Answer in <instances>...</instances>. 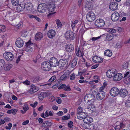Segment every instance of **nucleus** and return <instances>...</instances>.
<instances>
[{
    "mask_svg": "<svg viewBox=\"0 0 130 130\" xmlns=\"http://www.w3.org/2000/svg\"><path fill=\"white\" fill-rule=\"evenodd\" d=\"M47 6L45 3H41L39 4L37 8L38 11L40 13L44 12L47 9Z\"/></svg>",
    "mask_w": 130,
    "mask_h": 130,
    "instance_id": "f257e3e1",
    "label": "nucleus"
},
{
    "mask_svg": "<svg viewBox=\"0 0 130 130\" xmlns=\"http://www.w3.org/2000/svg\"><path fill=\"white\" fill-rule=\"evenodd\" d=\"M51 67L50 62L47 61L44 62L41 64V68L44 71H49L51 69Z\"/></svg>",
    "mask_w": 130,
    "mask_h": 130,
    "instance_id": "f03ea898",
    "label": "nucleus"
},
{
    "mask_svg": "<svg viewBox=\"0 0 130 130\" xmlns=\"http://www.w3.org/2000/svg\"><path fill=\"white\" fill-rule=\"evenodd\" d=\"M47 6L48 10L50 12H52L55 9L56 5L54 2L50 0Z\"/></svg>",
    "mask_w": 130,
    "mask_h": 130,
    "instance_id": "7ed1b4c3",
    "label": "nucleus"
},
{
    "mask_svg": "<svg viewBox=\"0 0 130 130\" xmlns=\"http://www.w3.org/2000/svg\"><path fill=\"white\" fill-rule=\"evenodd\" d=\"M3 56L5 59L7 61H10L14 58V55L11 52H5L3 54Z\"/></svg>",
    "mask_w": 130,
    "mask_h": 130,
    "instance_id": "20e7f679",
    "label": "nucleus"
},
{
    "mask_svg": "<svg viewBox=\"0 0 130 130\" xmlns=\"http://www.w3.org/2000/svg\"><path fill=\"white\" fill-rule=\"evenodd\" d=\"M86 19L89 22H92L94 20L96 17L95 14L92 12H88L86 15Z\"/></svg>",
    "mask_w": 130,
    "mask_h": 130,
    "instance_id": "39448f33",
    "label": "nucleus"
},
{
    "mask_svg": "<svg viewBox=\"0 0 130 130\" xmlns=\"http://www.w3.org/2000/svg\"><path fill=\"white\" fill-rule=\"evenodd\" d=\"M50 63L51 66L55 67L59 65V61L56 58L52 57L50 59Z\"/></svg>",
    "mask_w": 130,
    "mask_h": 130,
    "instance_id": "423d86ee",
    "label": "nucleus"
},
{
    "mask_svg": "<svg viewBox=\"0 0 130 130\" xmlns=\"http://www.w3.org/2000/svg\"><path fill=\"white\" fill-rule=\"evenodd\" d=\"M124 76L123 77V81L126 85L130 84V73L129 72H127L124 74Z\"/></svg>",
    "mask_w": 130,
    "mask_h": 130,
    "instance_id": "0eeeda50",
    "label": "nucleus"
},
{
    "mask_svg": "<svg viewBox=\"0 0 130 130\" xmlns=\"http://www.w3.org/2000/svg\"><path fill=\"white\" fill-rule=\"evenodd\" d=\"M94 98L93 95L91 94H86L84 98V101L86 103H88L92 101Z\"/></svg>",
    "mask_w": 130,
    "mask_h": 130,
    "instance_id": "6e6552de",
    "label": "nucleus"
},
{
    "mask_svg": "<svg viewBox=\"0 0 130 130\" xmlns=\"http://www.w3.org/2000/svg\"><path fill=\"white\" fill-rule=\"evenodd\" d=\"M105 24L104 21L102 19H97L95 22V25L99 27H103Z\"/></svg>",
    "mask_w": 130,
    "mask_h": 130,
    "instance_id": "1a4fd4ad",
    "label": "nucleus"
},
{
    "mask_svg": "<svg viewBox=\"0 0 130 130\" xmlns=\"http://www.w3.org/2000/svg\"><path fill=\"white\" fill-rule=\"evenodd\" d=\"M34 45L33 43L31 42L30 41H29L28 42L26 43V46L27 48L28 52H31L33 50L32 48Z\"/></svg>",
    "mask_w": 130,
    "mask_h": 130,
    "instance_id": "9d476101",
    "label": "nucleus"
},
{
    "mask_svg": "<svg viewBox=\"0 0 130 130\" xmlns=\"http://www.w3.org/2000/svg\"><path fill=\"white\" fill-rule=\"evenodd\" d=\"M105 96L104 92L100 91L96 95V98L98 100H100L103 99Z\"/></svg>",
    "mask_w": 130,
    "mask_h": 130,
    "instance_id": "9b49d317",
    "label": "nucleus"
},
{
    "mask_svg": "<svg viewBox=\"0 0 130 130\" xmlns=\"http://www.w3.org/2000/svg\"><path fill=\"white\" fill-rule=\"evenodd\" d=\"M65 37L67 39H69L70 40H73L74 38L73 33L70 31H67L65 35Z\"/></svg>",
    "mask_w": 130,
    "mask_h": 130,
    "instance_id": "f8f14e48",
    "label": "nucleus"
},
{
    "mask_svg": "<svg viewBox=\"0 0 130 130\" xmlns=\"http://www.w3.org/2000/svg\"><path fill=\"white\" fill-rule=\"evenodd\" d=\"M15 43L17 47H21L23 46L24 43L22 39L18 38L17 39Z\"/></svg>",
    "mask_w": 130,
    "mask_h": 130,
    "instance_id": "ddd939ff",
    "label": "nucleus"
},
{
    "mask_svg": "<svg viewBox=\"0 0 130 130\" xmlns=\"http://www.w3.org/2000/svg\"><path fill=\"white\" fill-rule=\"evenodd\" d=\"M56 35L55 31L52 29L49 30L47 33V35L48 37L50 38H53Z\"/></svg>",
    "mask_w": 130,
    "mask_h": 130,
    "instance_id": "4468645a",
    "label": "nucleus"
},
{
    "mask_svg": "<svg viewBox=\"0 0 130 130\" xmlns=\"http://www.w3.org/2000/svg\"><path fill=\"white\" fill-rule=\"evenodd\" d=\"M68 64V62L67 60L66 59H62L61 60L59 61V66L60 67H66Z\"/></svg>",
    "mask_w": 130,
    "mask_h": 130,
    "instance_id": "2eb2a0df",
    "label": "nucleus"
},
{
    "mask_svg": "<svg viewBox=\"0 0 130 130\" xmlns=\"http://www.w3.org/2000/svg\"><path fill=\"white\" fill-rule=\"evenodd\" d=\"M92 60L95 63H100L103 62V59L96 56H95L93 57Z\"/></svg>",
    "mask_w": 130,
    "mask_h": 130,
    "instance_id": "dca6fc26",
    "label": "nucleus"
},
{
    "mask_svg": "<svg viewBox=\"0 0 130 130\" xmlns=\"http://www.w3.org/2000/svg\"><path fill=\"white\" fill-rule=\"evenodd\" d=\"M38 90V88L36 87L33 84L31 85L30 89L29 91V93L32 94L35 93Z\"/></svg>",
    "mask_w": 130,
    "mask_h": 130,
    "instance_id": "f3484780",
    "label": "nucleus"
},
{
    "mask_svg": "<svg viewBox=\"0 0 130 130\" xmlns=\"http://www.w3.org/2000/svg\"><path fill=\"white\" fill-rule=\"evenodd\" d=\"M128 94V91L126 89H122L120 90V95L122 97H125Z\"/></svg>",
    "mask_w": 130,
    "mask_h": 130,
    "instance_id": "a211bd4d",
    "label": "nucleus"
},
{
    "mask_svg": "<svg viewBox=\"0 0 130 130\" xmlns=\"http://www.w3.org/2000/svg\"><path fill=\"white\" fill-rule=\"evenodd\" d=\"M66 51L69 52H71L74 49L73 46L71 44H68L66 45Z\"/></svg>",
    "mask_w": 130,
    "mask_h": 130,
    "instance_id": "6ab92c4d",
    "label": "nucleus"
},
{
    "mask_svg": "<svg viewBox=\"0 0 130 130\" xmlns=\"http://www.w3.org/2000/svg\"><path fill=\"white\" fill-rule=\"evenodd\" d=\"M76 55L79 57L83 56L84 53L82 51H81L79 47L77 48L75 51Z\"/></svg>",
    "mask_w": 130,
    "mask_h": 130,
    "instance_id": "aec40b11",
    "label": "nucleus"
},
{
    "mask_svg": "<svg viewBox=\"0 0 130 130\" xmlns=\"http://www.w3.org/2000/svg\"><path fill=\"white\" fill-rule=\"evenodd\" d=\"M107 76L109 78L113 77L114 76V72L113 69L108 70L106 72Z\"/></svg>",
    "mask_w": 130,
    "mask_h": 130,
    "instance_id": "412c9836",
    "label": "nucleus"
},
{
    "mask_svg": "<svg viewBox=\"0 0 130 130\" xmlns=\"http://www.w3.org/2000/svg\"><path fill=\"white\" fill-rule=\"evenodd\" d=\"M122 75L121 73H119L114 74V81L120 80L122 79Z\"/></svg>",
    "mask_w": 130,
    "mask_h": 130,
    "instance_id": "4be33fe9",
    "label": "nucleus"
},
{
    "mask_svg": "<svg viewBox=\"0 0 130 130\" xmlns=\"http://www.w3.org/2000/svg\"><path fill=\"white\" fill-rule=\"evenodd\" d=\"M48 95V92H41L39 96V99L40 100H42L44 98H45Z\"/></svg>",
    "mask_w": 130,
    "mask_h": 130,
    "instance_id": "5701e85b",
    "label": "nucleus"
},
{
    "mask_svg": "<svg viewBox=\"0 0 130 130\" xmlns=\"http://www.w3.org/2000/svg\"><path fill=\"white\" fill-rule=\"evenodd\" d=\"M43 35L40 32L37 33L35 35V38L37 41L40 40L43 38Z\"/></svg>",
    "mask_w": 130,
    "mask_h": 130,
    "instance_id": "b1692460",
    "label": "nucleus"
},
{
    "mask_svg": "<svg viewBox=\"0 0 130 130\" xmlns=\"http://www.w3.org/2000/svg\"><path fill=\"white\" fill-rule=\"evenodd\" d=\"M84 122L86 123H91L93 121V119L89 117H87L84 119Z\"/></svg>",
    "mask_w": 130,
    "mask_h": 130,
    "instance_id": "393cba45",
    "label": "nucleus"
},
{
    "mask_svg": "<svg viewBox=\"0 0 130 130\" xmlns=\"http://www.w3.org/2000/svg\"><path fill=\"white\" fill-rule=\"evenodd\" d=\"M17 10L19 11H23L25 9L24 4H20L18 5L16 7Z\"/></svg>",
    "mask_w": 130,
    "mask_h": 130,
    "instance_id": "a878e982",
    "label": "nucleus"
},
{
    "mask_svg": "<svg viewBox=\"0 0 130 130\" xmlns=\"http://www.w3.org/2000/svg\"><path fill=\"white\" fill-rule=\"evenodd\" d=\"M87 113L85 112H82L79 114V115L77 116V117L79 119L82 120L86 118V116H87Z\"/></svg>",
    "mask_w": 130,
    "mask_h": 130,
    "instance_id": "bb28decb",
    "label": "nucleus"
},
{
    "mask_svg": "<svg viewBox=\"0 0 130 130\" xmlns=\"http://www.w3.org/2000/svg\"><path fill=\"white\" fill-rule=\"evenodd\" d=\"M78 58H74L71 63V67L72 68L74 67L76 65Z\"/></svg>",
    "mask_w": 130,
    "mask_h": 130,
    "instance_id": "cd10ccee",
    "label": "nucleus"
},
{
    "mask_svg": "<svg viewBox=\"0 0 130 130\" xmlns=\"http://www.w3.org/2000/svg\"><path fill=\"white\" fill-rule=\"evenodd\" d=\"M56 76L55 75H54L52 76L51 78L49 79L48 81L50 83L46 84L44 85H48L50 86L51 85V83L53 82H54V80L56 79Z\"/></svg>",
    "mask_w": 130,
    "mask_h": 130,
    "instance_id": "c85d7f7f",
    "label": "nucleus"
},
{
    "mask_svg": "<svg viewBox=\"0 0 130 130\" xmlns=\"http://www.w3.org/2000/svg\"><path fill=\"white\" fill-rule=\"evenodd\" d=\"M12 66V64H10L5 65L3 67L4 69L5 70H9Z\"/></svg>",
    "mask_w": 130,
    "mask_h": 130,
    "instance_id": "c756f323",
    "label": "nucleus"
},
{
    "mask_svg": "<svg viewBox=\"0 0 130 130\" xmlns=\"http://www.w3.org/2000/svg\"><path fill=\"white\" fill-rule=\"evenodd\" d=\"M104 35L106 36V40H111L113 38V35H111L108 34H107L106 35L104 34Z\"/></svg>",
    "mask_w": 130,
    "mask_h": 130,
    "instance_id": "7c9ffc66",
    "label": "nucleus"
},
{
    "mask_svg": "<svg viewBox=\"0 0 130 130\" xmlns=\"http://www.w3.org/2000/svg\"><path fill=\"white\" fill-rule=\"evenodd\" d=\"M104 54L105 55L108 57L111 56L112 55V52L108 50L105 51L104 52Z\"/></svg>",
    "mask_w": 130,
    "mask_h": 130,
    "instance_id": "2f4dec72",
    "label": "nucleus"
},
{
    "mask_svg": "<svg viewBox=\"0 0 130 130\" xmlns=\"http://www.w3.org/2000/svg\"><path fill=\"white\" fill-rule=\"evenodd\" d=\"M120 17L119 13L116 11H114V21H117Z\"/></svg>",
    "mask_w": 130,
    "mask_h": 130,
    "instance_id": "473e14b6",
    "label": "nucleus"
},
{
    "mask_svg": "<svg viewBox=\"0 0 130 130\" xmlns=\"http://www.w3.org/2000/svg\"><path fill=\"white\" fill-rule=\"evenodd\" d=\"M68 77V74H66L62 75L60 77V79L62 80H66Z\"/></svg>",
    "mask_w": 130,
    "mask_h": 130,
    "instance_id": "72a5a7b5",
    "label": "nucleus"
},
{
    "mask_svg": "<svg viewBox=\"0 0 130 130\" xmlns=\"http://www.w3.org/2000/svg\"><path fill=\"white\" fill-rule=\"evenodd\" d=\"M93 101H92L89 105L87 107V108L89 110H91L92 109H93V108L94 107V106L93 105Z\"/></svg>",
    "mask_w": 130,
    "mask_h": 130,
    "instance_id": "f704fd0d",
    "label": "nucleus"
},
{
    "mask_svg": "<svg viewBox=\"0 0 130 130\" xmlns=\"http://www.w3.org/2000/svg\"><path fill=\"white\" fill-rule=\"evenodd\" d=\"M51 125V123L49 122H44L42 126L43 127H46L50 126Z\"/></svg>",
    "mask_w": 130,
    "mask_h": 130,
    "instance_id": "c9c22d12",
    "label": "nucleus"
},
{
    "mask_svg": "<svg viewBox=\"0 0 130 130\" xmlns=\"http://www.w3.org/2000/svg\"><path fill=\"white\" fill-rule=\"evenodd\" d=\"M106 31L112 35H113L114 28H108L106 29Z\"/></svg>",
    "mask_w": 130,
    "mask_h": 130,
    "instance_id": "e433bc0d",
    "label": "nucleus"
},
{
    "mask_svg": "<svg viewBox=\"0 0 130 130\" xmlns=\"http://www.w3.org/2000/svg\"><path fill=\"white\" fill-rule=\"evenodd\" d=\"M120 91L117 88L114 87V96L118 95V94L120 95Z\"/></svg>",
    "mask_w": 130,
    "mask_h": 130,
    "instance_id": "4c0bfd02",
    "label": "nucleus"
},
{
    "mask_svg": "<svg viewBox=\"0 0 130 130\" xmlns=\"http://www.w3.org/2000/svg\"><path fill=\"white\" fill-rule=\"evenodd\" d=\"M30 4L27 3L26 4H24L25 9L27 10H29L30 8Z\"/></svg>",
    "mask_w": 130,
    "mask_h": 130,
    "instance_id": "58836bf2",
    "label": "nucleus"
},
{
    "mask_svg": "<svg viewBox=\"0 0 130 130\" xmlns=\"http://www.w3.org/2000/svg\"><path fill=\"white\" fill-rule=\"evenodd\" d=\"M6 30V27L3 25H0V32H4Z\"/></svg>",
    "mask_w": 130,
    "mask_h": 130,
    "instance_id": "ea45409f",
    "label": "nucleus"
},
{
    "mask_svg": "<svg viewBox=\"0 0 130 130\" xmlns=\"http://www.w3.org/2000/svg\"><path fill=\"white\" fill-rule=\"evenodd\" d=\"M0 65H1V67L0 68L3 69V67L5 65V62L3 59H1L0 60Z\"/></svg>",
    "mask_w": 130,
    "mask_h": 130,
    "instance_id": "a19ab883",
    "label": "nucleus"
},
{
    "mask_svg": "<svg viewBox=\"0 0 130 130\" xmlns=\"http://www.w3.org/2000/svg\"><path fill=\"white\" fill-rule=\"evenodd\" d=\"M56 23L57 25V27L58 28L61 27L62 26V24L60 20L59 19H57L56 20Z\"/></svg>",
    "mask_w": 130,
    "mask_h": 130,
    "instance_id": "79ce46f5",
    "label": "nucleus"
},
{
    "mask_svg": "<svg viewBox=\"0 0 130 130\" xmlns=\"http://www.w3.org/2000/svg\"><path fill=\"white\" fill-rule=\"evenodd\" d=\"M78 22V21L77 20L74 21V22H71V24L72 27L73 28L75 27V25L77 24Z\"/></svg>",
    "mask_w": 130,
    "mask_h": 130,
    "instance_id": "37998d69",
    "label": "nucleus"
},
{
    "mask_svg": "<svg viewBox=\"0 0 130 130\" xmlns=\"http://www.w3.org/2000/svg\"><path fill=\"white\" fill-rule=\"evenodd\" d=\"M70 118V115H68L67 116H63L62 117V119L63 120H67Z\"/></svg>",
    "mask_w": 130,
    "mask_h": 130,
    "instance_id": "c03bdc74",
    "label": "nucleus"
},
{
    "mask_svg": "<svg viewBox=\"0 0 130 130\" xmlns=\"http://www.w3.org/2000/svg\"><path fill=\"white\" fill-rule=\"evenodd\" d=\"M18 0H12V4L14 6H16L19 3Z\"/></svg>",
    "mask_w": 130,
    "mask_h": 130,
    "instance_id": "a18cd8bd",
    "label": "nucleus"
},
{
    "mask_svg": "<svg viewBox=\"0 0 130 130\" xmlns=\"http://www.w3.org/2000/svg\"><path fill=\"white\" fill-rule=\"evenodd\" d=\"M125 106L127 108L130 107V100H127L125 102Z\"/></svg>",
    "mask_w": 130,
    "mask_h": 130,
    "instance_id": "49530a36",
    "label": "nucleus"
},
{
    "mask_svg": "<svg viewBox=\"0 0 130 130\" xmlns=\"http://www.w3.org/2000/svg\"><path fill=\"white\" fill-rule=\"evenodd\" d=\"M118 123H120V125H119L120 129L123 128L125 127V125L123 123H120L119 122H117L116 123V124L117 125Z\"/></svg>",
    "mask_w": 130,
    "mask_h": 130,
    "instance_id": "de8ad7c7",
    "label": "nucleus"
},
{
    "mask_svg": "<svg viewBox=\"0 0 130 130\" xmlns=\"http://www.w3.org/2000/svg\"><path fill=\"white\" fill-rule=\"evenodd\" d=\"M76 78V75L74 73L71 74L70 76V79L72 80H75Z\"/></svg>",
    "mask_w": 130,
    "mask_h": 130,
    "instance_id": "09e8293b",
    "label": "nucleus"
},
{
    "mask_svg": "<svg viewBox=\"0 0 130 130\" xmlns=\"http://www.w3.org/2000/svg\"><path fill=\"white\" fill-rule=\"evenodd\" d=\"M23 26V23L22 22H20L19 24H17L16 26V28L17 29L21 28Z\"/></svg>",
    "mask_w": 130,
    "mask_h": 130,
    "instance_id": "8fccbe9b",
    "label": "nucleus"
},
{
    "mask_svg": "<svg viewBox=\"0 0 130 130\" xmlns=\"http://www.w3.org/2000/svg\"><path fill=\"white\" fill-rule=\"evenodd\" d=\"M83 111V109L82 108L80 107H78L77 111V113L78 114H79L82 113V112Z\"/></svg>",
    "mask_w": 130,
    "mask_h": 130,
    "instance_id": "3c124183",
    "label": "nucleus"
},
{
    "mask_svg": "<svg viewBox=\"0 0 130 130\" xmlns=\"http://www.w3.org/2000/svg\"><path fill=\"white\" fill-rule=\"evenodd\" d=\"M112 0L111 1V3L110 4L109 6V8L110 9L112 10H114V2H112Z\"/></svg>",
    "mask_w": 130,
    "mask_h": 130,
    "instance_id": "603ef678",
    "label": "nucleus"
},
{
    "mask_svg": "<svg viewBox=\"0 0 130 130\" xmlns=\"http://www.w3.org/2000/svg\"><path fill=\"white\" fill-rule=\"evenodd\" d=\"M122 45L121 42H119L117 43L116 46V47L117 48H119L121 47H122Z\"/></svg>",
    "mask_w": 130,
    "mask_h": 130,
    "instance_id": "864d4df0",
    "label": "nucleus"
},
{
    "mask_svg": "<svg viewBox=\"0 0 130 130\" xmlns=\"http://www.w3.org/2000/svg\"><path fill=\"white\" fill-rule=\"evenodd\" d=\"M128 63L127 62H124L123 64V67L125 69L128 68Z\"/></svg>",
    "mask_w": 130,
    "mask_h": 130,
    "instance_id": "5fc2aeb1",
    "label": "nucleus"
},
{
    "mask_svg": "<svg viewBox=\"0 0 130 130\" xmlns=\"http://www.w3.org/2000/svg\"><path fill=\"white\" fill-rule=\"evenodd\" d=\"M73 125V123L72 121H70L68 123V126L70 128H72Z\"/></svg>",
    "mask_w": 130,
    "mask_h": 130,
    "instance_id": "6e6d98bb",
    "label": "nucleus"
},
{
    "mask_svg": "<svg viewBox=\"0 0 130 130\" xmlns=\"http://www.w3.org/2000/svg\"><path fill=\"white\" fill-rule=\"evenodd\" d=\"M90 128L91 129H95V126L93 124H90L89 125Z\"/></svg>",
    "mask_w": 130,
    "mask_h": 130,
    "instance_id": "4d7b16f0",
    "label": "nucleus"
},
{
    "mask_svg": "<svg viewBox=\"0 0 130 130\" xmlns=\"http://www.w3.org/2000/svg\"><path fill=\"white\" fill-rule=\"evenodd\" d=\"M110 93L111 96H114V87L111 88L110 91Z\"/></svg>",
    "mask_w": 130,
    "mask_h": 130,
    "instance_id": "13d9d810",
    "label": "nucleus"
},
{
    "mask_svg": "<svg viewBox=\"0 0 130 130\" xmlns=\"http://www.w3.org/2000/svg\"><path fill=\"white\" fill-rule=\"evenodd\" d=\"M101 36H99L98 37H92L91 39V40H92L93 41H95L98 39H100L101 37Z\"/></svg>",
    "mask_w": 130,
    "mask_h": 130,
    "instance_id": "bf43d9fd",
    "label": "nucleus"
},
{
    "mask_svg": "<svg viewBox=\"0 0 130 130\" xmlns=\"http://www.w3.org/2000/svg\"><path fill=\"white\" fill-rule=\"evenodd\" d=\"M38 104L37 102H35L34 104H30V106L33 107H36Z\"/></svg>",
    "mask_w": 130,
    "mask_h": 130,
    "instance_id": "052dcab7",
    "label": "nucleus"
},
{
    "mask_svg": "<svg viewBox=\"0 0 130 130\" xmlns=\"http://www.w3.org/2000/svg\"><path fill=\"white\" fill-rule=\"evenodd\" d=\"M56 101L58 103L60 104L61 103V100L60 98L59 97H57Z\"/></svg>",
    "mask_w": 130,
    "mask_h": 130,
    "instance_id": "680f3d73",
    "label": "nucleus"
},
{
    "mask_svg": "<svg viewBox=\"0 0 130 130\" xmlns=\"http://www.w3.org/2000/svg\"><path fill=\"white\" fill-rule=\"evenodd\" d=\"M99 65V64H96L92 66L91 68L92 69H95L98 67Z\"/></svg>",
    "mask_w": 130,
    "mask_h": 130,
    "instance_id": "e2e57ef3",
    "label": "nucleus"
},
{
    "mask_svg": "<svg viewBox=\"0 0 130 130\" xmlns=\"http://www.w3.org/2000/svg\"><path fill=\"white\" fill-rule=\"evenodd\" d=\"M65 86H66L64 84H62L58 87V89H60L63 88H64Z\"/></svg>",
    "mask_w": 130,
    "mask_h": 130,
    "instance_id": "0e129e2a",
    "label": "nucleus"
},
{
    "mask_svg": "<svg viewBox=\"0 0 130 130\" xmlns=\"http://www.w3.org/2000/svg\"><path fill=\"white\" fill-rule=\"evenodd\" d=\"M64 90L65 91H70L71 89L69 87L67 86L66 87L65 86Z\"/></svg>",
    "mask_w": 130,
    "mask_h": 130,
    "instance_id": "69168bd1",
    "label": "nucleus"
},
{
    "mask_svg": "<svg viewBox=\"0 0 130 130\" xmlns=\"http://www.w3.org/2000/svg\"><path fill=\"white\" fill-rule=\"evenodd\" d=\"M23 83L26 84L27 85H29L30 84V82L28 80H26L23 82Z\"/></svg>",
    "mask_w": 130,
    "mask_h": 130,
    "instance_id": "338daca9",
    "label": "nucleus"
},
{
    "mask_svg": "<svg viewBox=\"0 0 130 130\" xmlns=\"http://www.w3.org/2000/svg\"><path fill=\"white\" fill-rule=\"evenodd\" d=\"M29 121L28 120H27L26 121L22 123L23 125H25L29 123Z\"/></svg>",
    "mask_w": 130,
    "mask_h": 130,
    "instance_id": "774afa93",
    "label": "nucleus"
}]
</instances>
